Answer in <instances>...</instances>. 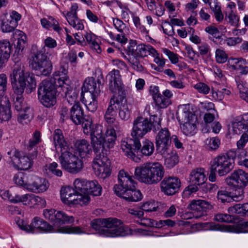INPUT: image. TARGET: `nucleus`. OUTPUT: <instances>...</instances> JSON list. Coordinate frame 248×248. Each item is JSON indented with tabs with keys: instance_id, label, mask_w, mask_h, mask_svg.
Listing matches in <instances>:
<instances>
[{
	"instance_id": "a878e982",
	"label": "nucleus",
	"mask_w": 248,
	"mask_h": 248,
	"mask_svg": "<svg viewBox=\"0 0 248 248\" xmlns=\"http://www.w3.org/2000/svg\"><path fill=\"white\" fill-rule=\"evenodd\" d=\"M129 51L131 55L141 59L147 57L148 55L155 56L157 54V51L152 46L144 44L132 46L129 48Z\"/></svg>"
},
{
	"instance_id": "052dcab7",
	"label": "nucleus",
	"mask_w": 248,
	"mask_h": 248,
	"mask_svg": "<svg viewBox=\"0 0 248 248\" xmlns=\"http://www.w3.org/2000/svg\"><path fill=\"white\" fill-rule=\"evenodd\" d=\"M112 21L115 28L120 33H123L126 29V25L123 21L118 18H112Z\"/></svg>"
},
{
	"instance_id": "dca6fc26",
	"label": "nucleus",
	"mask_w": 248,
	"mask_h": 248,
	"mask_svg": "<svg viewBox=\"0 0 248 248\" xmlns=\"http://www.w3.org/2000/svg\"><path fill=\"white\" fill-rule=\"evenodd\" d=\"M118 184L114 185L113 190L118 196L122 195L127 190L131 189L137 185L133 176L124 170H120L118 175Z\"/></svg>"
},
{
	"instance_id": "0eeeda50",
	"label": "nucleus",
	"mask_w": 248,
	"mask_h": 248,
	"mask_svg": "<svg viewBox=\"0 0 248 248\" xmlns=\"http://www.w3.org/2000/svg\"><path fill=\"white\" fill-rule=\"evenodd\" d=\"M91 226L97 233L104 236L117 237L125 234L122 221L116 218L95 219L91 221Z\"/></svg>"
},
{
	"instance_id": "e433bc0d",
	"label": "nucleus",
	"mask_w": 248,
	"mask_h": 248,
	"mask_svg": "<svg viewBox=\"0 0 248 248\" xmlns=\"http://www.w3.org/2000/svg\"><path fill=\"white\" fill-rule=\"evenodd\" d=\"M0 26L3 32H10L14 31L17 25L10 17L5 15L1 18Z\"/></svg>"
},
{
	"instance_id": "4468645a",
	"label": "nucleus",
	"mask_w": 248,
	"mask_h": 248,
	"mask_svg": "<svg viewBox=\"0 0 248 248\" xmlns=\"http://www.w3.org/2000/svg\"><path fill=\"white\" fill-rule=\"evenodd\" d=\"M201 227L205 230L221 231L233 233L246 232L245 229L248 227V221H241L234 225L218 224L213 222L201 223Z\"/></svg>"
},
{
	"instance_id": "37998d69",
	"label": "nucleus",
	"mask_w": 248,
	"mask_h": 248,
	"mask_svg": "<svg viewBox=\"0 0 248 248\" xmlns=\"http://www.w3.org/2000/svg\"><path fill=\"white\" fill-rule=\"evenodd\" d=\"M165 165L168 168H173L178 162V156L176 152H168L165 155Z\"/></svg>"
},
{
	"instance_id": "f8f14e48",
	"label": "nucleus",
	"mask_w": 248,
	"mask_h": 248,
	"mask_svg": "<svg viewBox=\"0 0 248 248\" xmlns=\"http://www.w3.org/2000/svg\"><path fill=\"white\" fill-rule=\"evenodd\" d=\"M59 157L62 168L67 172L76 174L80 171L83 167L82 161L73 153L72 148L61 153Z\"/></svg>"
},
{
	"instance_id": "aec40b11",
	"label": "nucleus",
	"mask_w": 248,
	"mask_h": 248,
	"mask_svg": "<svg viewBox=\"0 0 248 248\" xmlns=\"http://www.w3.org/2000/svg\"><path fill=\"white\" fill-rule=\"evenodd\" d=\"M121 149L125 155L134 160L135 153H138L141 147L140 140L136 138H124L121 143Z\"/></svg>"
},
{
	"instance_id": "8fccbe9b",
	"label": "nucleus",
	"mask_w": 248,
	"mask_h": 248,
	"mask_svg": "<svg viewBox=\"0 0 248 248\" xmlns=\"http://www.w3.org/2000/svg\"><path fill=\"white\" fill-rule=\"evenodd\" d=\"M33 194H26L22 196L16 195L14 199H10L13 202H22L26 205H30Z\"/></svg>"
},
{
	"instance_id": "338daca9",
	"label": "nucleus",
	"mask_w": 248,
	"mask_h": 248,
	"mask_svg": "<svg viewBox=\"0 0 248 248\" xmlns=\"http://www.w3.org/2000/svg\"><path fill=\"white\" fill-rule=\"evenodd\" d=\"M140 224L150 227H157V221L154 219L143 217L141 219Z\"/></svg>"
},
{
	"instance_id": "c03bdc74",
	"label": "nucleus",
	"mask_w": 248,
	"mask_h": 248,
	"mask_svg": "<svg viewBox=\"0 0 248 248\" xmlns=\"http://www.w3.org/2000/svg\"><path fill=\"white\" fill-rule=\"evenodd\" d=\"M89 183H92L93 185H91L90 187H88L87 195L90 194L94 196H100L102 193V187L98 182L96 180L89 181Z\"/></svg>"
},
{
	"instance_id": "de8ad7c7",
	"label": "nucleus",
	"mask_w": 248,
	"mask_h": 248,
	"mask_svg": "<svg viewBox=\"0 0 248 248\" xmlns=\"http://www.w3.org/2000/svg\"><path fill=\"white\" fill-rule=\"evenodd\" d=\"M213 12L216 20L218 22L223 21L224 16L221 10V7L217 1L214 2V5H210V7Z\"/></svg>"
},
{
	"instance_id": "a18cd8bd",
	"label": "nucleus",
	"mask_w": 248,
	"mask_h": 248,
	"mask_svg": "<svg viewBox=\"0 0 248 248\" xmlns=\"http://www.w3.org/2000/svg\"><path fill=\"white\" fill-rule=\"evenodd\" d=\"M141 59L139 57L131 55L129 58L128 61L131 67L138 72H142L144 70Z\"/></svg>"
},
{
	"instance_id": "864d4df0",
	"label": "nucleus",
	"mask_w": 248,
	"mask_h": 248,
	"mask_svg": "<svg viewBox=\"0 0 248 248\" xmlns=\"http://www.w3.org/2000/svg\"><path fill=\"white\" fill-rule=\"evenodd\" d=\"M214 219L220 222L232 223L234 220V217L227 214L218 213L215 215Z\"/></svg>"
},
{
	"instance_id": "7c9ffc66",
	"label": "nucleus",
	"mask_w": 248,
	"mask_h": 248,
	"mask_svg": "<svg viewBox=\"0 0 248 248\" xmlns=\"http://www.w3.org/2000/svg\"><path fill=\"white\" fill-rule=\"evenodd\" d=\"M128 202H136L141 200L142 198V195L141 192L139 190L136 188V186L134 187H132L131 189L127 190L125 191L124 194L120 196Z\"/></svg>"
},
{
	"instance_id": "6ab92c4d",
	"label": "nucleus",
	"mask_w": 248,
	"mask_h": 248,
	"mask_svg": "<svg viewBox=\"0 0 248 248\" xmlns=\"http://www.w3.org/2000/svg\"><path fill=\"white\" fill-rule=\"evenodd\" d=\"M30 157L28 156H20V152L15 150L12 158V162L14 167L18 170H26L30 169L32 164V160L35 158L37 155V151H33L29 153Z\"/></svg>"
},
{
	"instance_id": "69168bd1",
	"label": "nucleus",
	"mask_w": 248,
	"mask_h": 248,
	"mask_svg": "<svg viewBox=\"0 0 248 248\" xmlns=\"http://www.w3.org/2000/svg\"><path fill=\"white\" fill-rule=\"evenodd\" d=\"M47 167L49 171H50L54 175L58 177H61L62 176V172L61 170L57 169L58 167V165L57 163L53 162L49 164Z\"/></svg>"
},
{
	"instance_id": "20e7f679",
	"label": "nucleus",
	"mask_w": 248,
	"mask_h": 248,
	"mask_svg": "<svg viewBox=\"0 0 248 248\" xmlns=\"http://www.w3.org/2000/svg\"><path fill=\"white\" fill-rule=\"evenodd\" d=\"M163 166L158 162H148L135 169V176L140 182L147 185L156 184L164 177Z\"/></svg>"
},
{
	"instance_id": "f3484780",
	"label": "nucleus",
	"mask_w": 248,
	"mask_h": 248,
	"mask_svg": "<svg viewBox=\"0 0 248 248\" xmlns=\"http://www.w3.org/2000/svg\"><path fill=\"white\" fill-rule=\"evenodd\" d=\"M43 215L46 219L53 223L54 226H59L74 221L73 216H67L64 212L54 209H45Z\"/></svg>"
},
{
	"instance_id": "412c9836",
	"label": "nucleus",
	"mask_w": 248,
	"mask_h": 248,
	"mask_svg": "<svg viewBox=\"0 0 248 248\" xmlns=\"http://www.w3.org/2000/svg\"><path fill=\"white\" fill-rule=\"evenodd\" d=\"M181 186L180 180L175 177H165L160 183L161 191L167 195L177 192Z\"/></svg>"
},
{
	"instance_id": "4d7b16f0",
	"label": "nucleus",
	"mask_w": 248,
	"mask_h": 248,
	"mask_svg": "<svg viewBox=\"0 0 248 248\" xmlns=\"http://www.w3.org/2000/svg\"><path fill=\"white\" fill-rule=\"evenodd\" d=\"M228 56L225 51L221 49H217L216 51V59L218 63H223L227 61Z\"/></svg>"
},
{
	"instance_id": "ddd939ff",
	"label": "nucleus",
	"mask_w": 248,
	"mask_h": 248,
	"mask_svg": "<svg viewBox=\"0 0 248 248\" xmlns=\"http://www.w3.org/2000/svg\"><path fill=\"white\" fill-rule=\"evenodd\" d=\"M235 155L236 153L233 151L220 154L214 159L211 165L217 170L219 176L226 175L234 167Z\"/></svg>"
},
{
	"instance_id": "49530a36",
	"label": "nucleus",
	"mask_w": 248,
	"mask_h": 248,
	"mask_svg": "<svg viewBox=\"0 0 248 248\" xmlns=\"http://www.w3.org/2000/svg\"><path fill=\"white\" fill-rule=\"evenodd\" d=\"M229 210L233 213L241 215L248 216V203L236 204L230 208Z\"/></svg>"
},
{
	"instance_id": "b1692460",
	"label": "nucleus",
	"mask_w": 248,
	"mask_h": 248,
	"mask_svg": "<svg viewBox=\"0 0 248 248\" xmlns=\"http://www.w3.org/2000/svg\"><path fill=\"white\" fill-rule=\"evenodd\" d=\"M106 80L108 83L109 90L112 93L122 91L124 85L118 70L113 69L109 72L106 76Z\"/></svg>"
},
{
	"instance_id": "e2e57ef3",
	"label": "nucleus",
	"mask_w": 248,
	"mask_h": 248,
	"mask_svg": "<svg viewBox=\"0 0 248 248\" xmlns=\"http://www.w3.org/2000/svg\"><path fill=\"white\" fill-rule=\"evenodd\" d=\"M194 88L200 93L206 94L209 93V87L202 82H199L194 85Z\"/></svg>"
},
{
	"instance_id": "5701e85b",
	"label": "nucleus",
	"mask_w": 248,
	"mask_h": 248,
	"mask_svg": "<svg viewBox=\"0 0 248 248\" xmlns=\"http://www.w3.org/2000/svg\"><path fill=\"white\" fill-rule=\"evenodd\" d=\"M227 180L230 185L238 188H244L248 185V172L240 169L235 170Z\"/></svg>"
},
{
	"instance_id": "13d9d810",
	"label": "nucleus",
	"mask_w": 248,
	"mask_h": 248,
	"mask_svg": "<svg viewBox=\"0 0 248 248\" xmlns=\"http://www.w3.org/2000/svg\"><path fill=\"white\" fill-rule=\"evenodd\" d=\"M7 88V77L5 74H0V98L2 97Z\"/></svg>"
},
{
	"instance_id": "a211bd4d",
	"label": "nucleus",
	"mask_w": 248,
	"mask_h": 248,
	"mask_svg": "<svg viewBox=\"0 0 248 248\" xmlns=\"http://www.w3.org/2000/svg\"><path fill=\"white\" fill-rule=\"evenodd\" d=\"M170 134L167 128L161 129L155 137L156 150L162 155H165L170 151Z\"/></svg>"
},
{
	"instance_id": "cd10ccee",
	"label": "nucleus",
	"mask_w": 248,
	"mask_h": 248,
	"mask_svg": "<svg viewBox=\"0 0 248 248\" xmlns=\"http://www.w3.org/2000/svg\"><path fill=\"white\" fill-rule=\"evenodd\" d=\"M82 90V93L84 91L89 92L91 96H94V97H98L101 92L99 87H97L95 78L93 77L88 78L85 80Z\"/></svg>"
},
{
	"instance_id": "680f3d73",
	"label": "nucleus",
	"mask_w": 248,
	"mask_h": 248,
	"mask_svg": "<svg viewBox=\"0 0 248 248\" xmlns=\"http://www.w3.org/2000/svg\"><path fill=\"white\" fill-rule=\"evenodd\" d=\"M92 101H87L86 106L88 110L91 112H95L98 107V102L96 100L97 97H94V96H91Z\"/></svg>"
},
{
	"instance_id": "72a5a7b5",
	"label": "nucleus",
	"mask_w": 248,
	"mask_h": 248,
	"mask_svg": "<svg viewBox=\"0 0 248 248\" xmlns=\"http://www.w3.org/2000/svg\"><path fill=\"white\" fill-rule=\"evenodd\" d=\"M31 175L28 173L18 172L14 175L13 180L16 185L27 189Z\"/></svg>"
},
{
	"instance_id": "603ef678",
	"label": "nucleus",
	"mask_w": 248,
	"mask_h": 248,
	"mask_svg": "<svg viewBox=\"0 0 248 248\" xmlns=\"http://www.w3.org/2000/svg\"><path fill=\"white\" fill-rule=\"evenodd\" d=\"M154 102L156 106L160 108H165L171 104L170 99L166 98L161 93V95L157 97Z\"/></svg>"
},
{
	"instance_id": "4be33fe9",
	"label": "nucleus",
	"mask_w": 248,
	"mask_h": 248,
	"mask_svg": "<svg viewBox=\"0 0 248 248\" xmlns=\"http://www.w3.org/2000/svg\"><path fill=\"white\" fill-rule=\"evenodd\" d=\"M212 205L209 202L204 200H193L188 205L187 208L191 210L193 217L199 218L206 215L207 209H210Z\"/></svg>"
},
{
	"instance_id": "2eb2a0df",
	"label": "nucleus",
	"mask_w": 248,
	"mask_h": 248,
	"mask_svg": "<svg viewBox=\"0 0 248 248\" xmlns=\"http://www.w3.org/2000/svg\"><path fill=\"white\" fill-rule=\"evenodd\" d=\"M62 202L66 204L87 205L90 201V198L82 194H78L75 189L71 186L63 187L61 190Z\"/></svg>"
},
{
	"instance_id": "ea45409f",
	"label": "nucleus",
	"mask_w": 248,
	"mask_h": 248,
	"mask_svg": "<svg viewBox=\"0 0 248 248\" xmlns=\"http://www.w3.org/2000/svg\"><path fill=\"white\" fill-rule=\"evenodd\" d=\"M155 147L154 143L148 140H145L141 144V147L139 151L145 156L151 155L154 151Z\"/></svg>"
},
{
	"instance_id": "79ce46f5",
	"label": "nucleus",
	"mask_w": 248,
	"mask_h": 248,
	"mask_svg": "<svg viewBox=\"0 0 248 248\" xmlns=\"http://www.w3.org/2000/svg\"><path fill=\"white\" fill-rule=\"evenodd\" d=\"M12 46L9 41L3 40L0 41V57L8 59L11 52Z\"/></svg>"
},
{
	"instance_id": "f03ea898",
	"label": "nucleus",
	"mask_w": 248,
	"mask_h": 248,
	"mask_svg": "<svg viewBox=\"0 0 248 248\" xmlns=\"http://www.w3.org/2000/svg\"><path fill=\"white\" fill-rule=\"evenodd\" d=\"M116 96L113 95L110 100L109 105L104 115L105 121L109 124L105 133V136L100 134V139H102L106 146L110 148L114 145L116 139V131H120L121 127L119 123L116 120V110L118 109L119 104Z\"/></svg>"
},
{
	"instance_id": "7ed1b4c3",
	"label": "nucleus",
	"mask_w": 248,
	"mask_h": 248,
	"mask_svg": "<svg viewBox=\"0 0 248 248\" xmlns=\"http://www.w3.org/2000/svg\"><path fill=\"white\" fill-rule=\"evenodd\" d=\"M15 64L13 66L11 76V83L14 93H23L27 86L31 90L36 87V81L34 77L26 71L25 63L19 58H15Z\"/></svg>"
},
{
	"instance_id": "473e14b6",
	"label": "nucleus",
	"mask_w": 248,
	"mask_h": 248,
	"mask_svg": "<svg viewBox=\"0 0 248 248\" xmlns=\"http://www.w3.org/2000/svg\"><path fill=\"white\" fill-rule=\"evenodd\" d=\"M119 104L118 109L119 110V115L123 120H127L130 118V111L128 106L125 101L124 102V97L121 96H116Z\"/></svg>"
},
{
	"instance_id": "f704fd0d",
	"label": "nucleus",
	"mask_w": 248,
	"mask_h": 248,
	"mask_svg": "<svg viewBox=\"0 0 248 248\" xmlns=\"http://www.w3.org/2000/svg\"><path fill=\"white\" fill-rule=\"evenodd\" d=\"M16 95L14 96V105L17 111H24L31 109L29 106L24 101L22 93H15Z\"/></svg>"
},
{
	"instance_id": "423d86ee",
	"label": "nucleus",
	"mask_w": 248,
	"mask_h": 248,
	"mask_svg": "<svg viewBox=\"0 0 248 248\" xmlns=\"http://www.w3.org/2000/svg\"><path fill=\"white\" fill-rule=\"evenodd\" d=\"M70 118L76 124H82L84 133L85 134L90 135L91 141H93V138L94 137H96L97 139L100 138L102 126L96 125L94 127L92 118L88 115L84 116L83 110L79 102L75 104L71 108Z\"/></svg>"
},
{
	"instance_id": "f257e3e1",
	"label": "nucleus",
	"mask_w": 248,
	"mask_h": 248,
	"mask_svg": "<svg viewBox=\"0 0 248 248\" xmlns=\"http://www.w3.org/2000/svg\"><path fill=\"white\" fill-rule=\"evenodd\" d=\"M67 73L65 69L62 68L53 74V77L50 80H44L40 84L38 96L43 106L47 108L54 106L57 93L64 96L70 105L78 102V93L73 89Z\"/></svg>"
},
{
	"instance_id": "c9c22d12",
	"label": "nucleus",
	"mask_w": 248,
	"mask_h": 248,
	"mask_svg": "<svg viewBox=\"0 0 248 248\" xmlns=\"http://www.w3.org/2000/svg\"><path fill=\"white\" fill-rule=\"evenodd\" d=\"M232 130L234 134L239 135L242 133H248V119H243L241 121L235 120L232 123Z\"/></svg>"
},
{
	"instance_id": "9b49d317",
	"label": "nucleus",
	"mask_w": 248,
	"mask_h": 248,
	"mask_svg": "<svg viewBox=\"0 0 248 248\" xmlns=\"http://www.w3.org/2000/svg\"><path fill=\"white\" fill-rule=\"evenodd\" d=\"M47 58V55L43 49L31 55L30 64L38 75L47 76L51 72L52 64Z\"/></svg>"
},
{
	"instance_id": "393cba45",
	"label": "nucleus",
	"mask_w": 248,
	"mask_h": 248,
	"mask_svg": "<svg viewBox=\"0 0 248 248\" xmlns=\"http://www.w3.org/2000/svg\"><path fill=\"white\" fill-rule=\"evenodd\" d=\"M49 186V184L46 179L31 175L27 190L34 193H42L46 191Z\"/></svg>"
},
{
	"instance_id": "5fc2aeb1",
	"label": "nucleus",
	"mask_w": 248,
	"mask_h": 248,
	"mask_svg": "<svg viewBox=\"0 0 248 248\" xmlns=\"http://www.w3.org/2000/svg\"><path fill=\"white\" fill-rule=\"evenodd\" d=\"M217 198L223 203L229 202L232 200L231 192L224 189L218 191Z\"/></svg>"
},
{
	"instance_id": "bf43d9fd",
	"label": "nucleus",
	"mask_w": 248,
	"mask_h": 248,
	"mask_svg": "<svg viewBox=\"0 0 248 248\" xmlns=\"http://www.w3.org/2000/svg\"><path fill=\"white\" fill-rule=\"evenodd\" d=\"M198 185L191 184L187 186L183 192V196L184 198H188L191 194L196 192L199 189Z\"/></svg>"
},
{
	"instance_id": "bb28decb",
	"label": "nucleus",
	"mask_w": 248,
	"mask_h": 248,
	"mask_svg": "<svg viewBox=\"0 0 248 248\" xmlns=\"http://www.w3.org/2000/svg\"><path fill=\"white\" fill-rule=\"evenodd\" d=\"M54 144L56 150L61 153L63 152V149L69 150L71 148L65 141L62 131L60 129H56L53 133Z\"/></svg>"
},
{
	"instance_id": "39448f33",
	"label": "nucleus",
	"mask_w": 248,
	"mask_h": 248,
	"mask_svg": "<svg viewBox=\"0 0 248 248\" xmlns=\"http://www.w3.org/2000/svg\"><path fill=\"white\" fill-rule=\"evenodd\" d=\"M92 146L96 156L93 161V168L95 174L99 178L105 179L110 175V162L103 154V151L106 145L102 142V139L93 138Z\"/></svg>"
},
{
	"instance_id": "2f4dec72",
	"label": "nucleus",
	"mask_w": 248,
	"mask_h": 248,
	"mask_svg": "<svg viewBox=\"0 0 248 248\" xmlns=\"http://www.w3.org/2000/svg\"><path fill=\"white\" fill-rule=\"evenodd\" d=\"M91 185H93V184L89 183V181L81 178H77L74 182V187L77 193L82 194L83 195L87 196L88 197H90L87 195V192H88V187H90Z\"/></svg>"
},
{
	"instance_id": "3c124183",
	"label": "nucleus",
	"mask_w": 248,
	"mask_h": 248,
	"mask_svg": "<svg viewBox=\"0 0 248 248\" xmlns=\"http://www.w3.org/2000/svg\"><path fill=\"white\" fill-rule=\"evenodd\" d=\"M17 121L19 123L24 124H27L32 118L31 110V109L19 112Z\"/></svg>"
},
{
	"instance_id": "6e6552de",
	"label": "nucleus",
	"mask_w": 248,
	"mask_h": 248,
	"mask_svg": "<svg viewBox=\"0 0 248 248\" xmlns=\"http://www.w3.org/2000/svg\"><path fill=\"white\" fill-rule=\"evenodd\" d=\"M22 223L21 225L19 224L18 226L21 230L27 232L34 233L35 232H49L52 231L62 233H81L83 232L81 228L79 227H61L55 230L52 225L43 219L37 217L33 218L30 225Z\"/></svg>"
},
{
	"instance_id": "c85d7f7f",
	"label": "nucleus",
	"mask_w": 248,
	"mask_h": 248,
	"mask_svg": "<svg viewBox=\"0 0 248 248\" xmlns=\"http://www.w3.org/2000/svg\"><path fill=\"white\" fill-rule=\"evenodd\" d=\"M190 182L195 185H201L204 184L207 180L205 170L203 168H197L190 173Z\"/></svg>"
},
{
	"instance_id": "1a4fd4ad",
	"label": "nucleus",
	"mask_w": 248,
	"mask_h": 248,
	"mask_svg": "<svg viewBox=\"0 0 248 248\" xmlns=\"http://www.w3.org/2000/svg\"><path fill=\"white\" fill-rule=\"evenodd\" d=\"M176 117L180 124L183 133L186 136H192L197 132V117L189 110L186 105L179 107Z\"/></svg>"
},
{
	"instance_id": "a19ab883",
	"label": "nucleus",
	"mask_w": 248,
	"mask_h": 248,
	"mask_svg": "<svg viewBox=\"0 0 248 248\" xmlns=\"http://www.w3.org/2000/svg\"><path fill=\"white\" fill-rule=\"evenodd\" d=\"M84 37L87 41V42L90 45V47L95 50L98 53L101 52L100 46L97 42V37L94 34L91 32H87L84 35Z\"/></svg>"
},
{
	"instance_id": "774afa93",
	"label": "nucleus",
	"mask_w": 248,
	"mask_h": 248,
	"mask_svg": "<svg viewBox=\"0 0 248 248\" xmlns=\"http://www.w3.org/2000/svg\"><path fill=\"white\" fill-rule=\"evenodd\" d=\"M248 142V133H243L240 139L237 142V146L238 150L243 149L246 144Z\"/></svg>"
},
{
	"instance_id": "0e129e2a",
	"label": "nucleus",
	"mask_w": 248,
	"mask_h": 248,
	"mask_svg": "<svg viewBox=\"0 0 248 248\" xmlns=\"http://www.w3.org/2000/svg\"><path fill=\"white\" fill-rule=\"evenodd\" d=\"M163 53L167 55L172 63L175 64L178 62V57L176 54L167 48L163 49Z\"/></svg>"
},
{
	"instance_id": "4c0bfd02",
	"label": "nucleus",
	"mask_w": 248,
	"mask_h": 248,
	"mask_svg": "<svg viewBox=\"0 0 248 248\" xmlns=\"http://www.w3.org/2000/svg\"><path fill=\"white\" fill-rule=\"evenodd\" d=\"M41 23L44 28L47 29L52 28L55 31L59 33H60L62 31V29L59 26V22L52 17H49L48 20L46 18H43L41 20Z\"/></svg>"
},
{
	"instance_id": "58836bf2",
	"label": "nucleus",
	"mask_w": 248,
	"mask_h": 248,
	"mask_svg": "<svg viewBox=\"0 0 248 248\" xmlns=\"http://www.w3.org/2000/svg\"><path fill=\"white\" fill-rule=\"evenodd\" d=\"M11 117V112L9 106L7 105V99L0 102V119L2 121H8Z\"/></svg>"
},
{
	"instance_id": "09e8293b",
	"label": "nucleus",
	"mask_w": 248,
	"mask_h": 248,
	"mask_svg": "<svg viewBox=\"0 0 248 248\" xmlns=\"http://www.w3.org/2000/svg\"><path fill=\"white\" fill-rule=\"evenodd\" d=\"M26 45V36H24L23 38H21L19 40L15 43V53L14 56L16 55L18 57L21 56L23 54V51Z\"/></svg>"
},
{
	"instance_id": "9d476101",
	"label": "nucleus",
	"mask_w": 248,
	"mask_h": 248,
	"mask_svg": "<svg viewBox=\"0 0 248 248\" xmlns=\"http://www.w3.org/2000/svg\"><path fill=\"white\" fill-rule=\"evenodd\" d=\"M154 122L142 117H138L133 123L131 136L133 138L139 140L150 131L152 128L155 130L161 127L160 119L156 116L153 117Z\"/></svg>"
},
{
	"instance_id": "6e6d98bb",
	"label": "nucleus",
	"mask_w": 248,
	"mask_h": 248,
	"mask_svg": "<svg viewBox=\"0 0 248 248\" xmlns=\"http://www.w3.org/2000/svg\"><path fill=\"white\" fill-rule=\"evenodd\" d=\"M205 144L208 149L216 150L219 147L220 140L217 137L207 139L205 141Z\"/></svg>"
},
{
	"instance_id": "c756f323",
	"label": "nucleus",
	"mask_w": 248,
	"mask_h": 248,
	"mask_svg": "<svg viewBox=\"0 0 248 248\" xmlns=\"http://www.w3.org/2000/svg\"><path fill=\"white\" fill-rule=\"evenodd\" d=\"M76 151L81 158L85 157L92 152L91 146L89 142L84 139L78 140L75 143Z\"/></svg>"
}]
</instances>
